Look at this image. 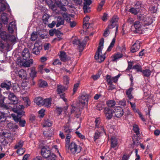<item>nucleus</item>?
I'll list each match as a JSON object with an SVG mask.
<instances>
[{"label": "nucleus", "mask_w": 160, "mask_h": 160, "mask_svg": "<svg viewBox=\"0 0 160 160\" xmlns=\"http://www.w3.org/2000/svg\"><path fill=\"white\" fill-rule=\"evenodd\" d=\"M78 48H79V52H82L85 47V45L82 43L80 42V44H78Z\"/></svg>", "instance_id": "864d4df0"}, {"label": "nucleus", "mask_w": 160, "mask_h": 160, "mask_svg": "<svg viewBox=\"0 0 160 160\" xmlns=\"http://www.w3.org/2000/svg\"><path fill=\"white\" fill-rule=\"evenodd\" d=\"M55 35L58 38H55L54 39V40H56L58 41H60L62 39V37L63 34L60 31L57 30Z\"/></svg>", "instance_id": "b1692460"}, {"label": "nucleus", "mask_w": 160, "mask_h": 160, "mask_svg": "<svg viewBox=\"0 0 160 160\" xmlns=\"http://www.w3.org/2000/svg\"><path fill=\"white\" fill-rule=\"evenodd\" d=\"M8 98L10 101V102L8 103V104H17L18 102V99L16 96L12 93H10L8 95Z\"/></svg>", "instance_id": "0eeeda50"}, {"label": "nucleus", "mask_w": 160, "mask_h": 160, "mask_svg": "<svg viewBox=\"0 0 160 160\" xmlns=\"http://www.w3.org/2000/svg\"><path fill=\"white\" fill-rule=\"evenodd\" d=\"M109 86L108 87V90L112 91L115 88V86L112 83L108 84Z\"/></svg>", "instance_id": "13d9d810"}, {"label": "nucleus", "mask_w": 160, "mask_h": 160, "mask_svg": "<svg viewBox=\"0 0 160 160\" xmlns=\"http://www.w3.org/2000/svg\"><path fill=\"white\" fill-rule=\"evenodd\" d=\"M63 130L65 134L66 135V140H70L72 137V134L73 132V130L70 126L67 125L63 126Z\"/></svg>", "instance_id": "39448f33"}, {"label": "nucleus", "mask_w": 160, "mask_h": 160, "mask_svg": "<svg viewBox=\"0 0 160 160\" xmlns=\"http://www.w3.org/2000/svg\"><path fill=\"white\" fill-rule=\"evenodd\" d=\"M63 79L65 83L66 84H67L69 83V78L67 76H65L63 77Z\"/></svg>", "instance_id": "680f3d73"}, {"label": "nucleus", "mask_w": 160, "mask_h": 160, "mask_svg": "<svg viewBox=\"0 0 160 160\" xmlns=\"http://www.w3.org/2000/svg\"><path fill=\"white\" fill-rule=\"evenodd\" d=\"M9 34L4 31H0V37L4 41H7L8 37Z\"/></svg>", "instance_id": "4468645a"}, {"label": "nucleus", "mask_w": 160, "mask_h": 160, "mask_svg": "<svg viewBox=\"0 0 160 160\" xmlns=\"http://www.w3.org/2000/svg\"><path fill=\"white\" fill-rule=\"evenodd\" d=\"M56 3L57 5L58 4L66 6L68 4V0H57V1H56Z\"/></svg>", "instance_id": "c85d7f7f"}, {"label": "nucleus", "mask_w": 160, "mask_h": 160, "mask_svg": "<svg viewBox=\"0 0 160 160\" xmlns=\"http://www.w3.org/2000/svg\"><path fill=\"white\" fill-rule=\"evenodd\" d=\"M75 133H76L77 135L81 139H83L85 138L84 136L82 135L81 133H80L79 131H76L75 132Z\"/></svg>", "instance_id": "bf43d9fd"}, {"label": "nucleus", "mask_w": 160, "mask_h": 160, "mask_svg": "<svg viewBox=\"0 0 160 160\" xmlns=\"http://www.w3.org/2000/svg\"><path fill=\"white\" fill-rule=\"evenodd\" d=\"M62 63L58 59H55L53 63V64L54 65H56L58 64H61Z\"/></svg>", "instance_id": "338daca9"}, {"label": "nucleus", "mask_w": 160, "mask_h": 160, "mask_svg": "<svg viewBox=\"0 0 160 160\" xmlns=\"http://www.w3.org/2000/svg\"><path fill=\"white\" fill-rule=\"evenodd\" d=\"M57 23L56 24V26L57 27H59L60 26L64 24V19L60 16H58L57 17Z\"/></svg>", "instance_id": "a211bd4d"}, {"label": "nucleus", "mask_w": 160, "mask_h": 160, "mask_svg": "<svg viewBox=\"0 0 160 160\" xmlns=\"http://www.w3.org/2000/svg\"><path fill=\"white\" fill-rule=\"evenodd\" d=\"M106 81L108 84L112 83V77L109 75H107L106 77Z\"/></svg>", "instance_id": "c03bdc74"}, {"label": "nucleus", "mask_w": 160, "mask_h": 160, "mask_svg": "<svg viewBox=\"0 0 160 160\" xmlns=\"http://www.w3.org/2000/svg\"><path fill=\"white\" fill-rule=\"evenodd\" d=\"M38 38V35L36 32H33L31 34L30 39L32 41H35Z\"/></svg>", "instance_id": "e433bc0d"}, {"label": "nucleus", "mask_w": 160, "mask_h": 160, "mask_svg": "<svg viewBox=\"0 0 160 160\" xmlns=\"http://www.w3.org/2000/svg\"><path fill=\"white\" fill-rule=\"evenodd\" d=\"M65 90V87L62 85H59L57 86V91L58 94H60L64 92Z\"/></svg>", "instance_id": "a878e982"}, {"label": "nucleus", "mask_w": 160, "mask_h": 160, "mask_svg": "<svg viewBox=\"0 0 160 160\" xmlns=\"http://www.w3.org/2000/svg\"><path fill=\"white\" fill-rule=\"evenodd\" d=\"M18 76L19 78L23 79H27V74L26 71L23 69L19 70L18 72Z\"/></svg>", "instance_id": "2eb2a0df"}, {"label": "nucleus", "mask_w": 160, "mask_h": 160, "mask_svg": "<svg viewBox=\"0 0 160 160\" xmlns=\"http://www.w3.org/2000/svg\"><path fill=\"white\" fill-rule=\"evenodd\" d=\"M104 39L102 38L99 43L97 51L96 53L95 58L98 62H103L105 59V57L102 55H100L102 53V50L103 48Z\"/></svg>", "instance_id": "f03ea898"}, {"label": "nucleus", "mask_w": 160, "mask_h": 160, "mask_svg": "<svg viewBox=\"0 0 160 160\" xmlns=\"http://www.w3.org/2000/svg\"><path fill=\"white\" fill-rule=\"evenodd\" d=\"M104 112L107 119L109 120L112 118L113 116V110L106 108H104Z\"/></svg>", "instance_id": "1a4fd4ad"}, {"label": "nucleus", "mask_w": 160, "mask_h": 160, "mask_svg": "<svg viewBox=\"0 0 160 160\" xmlns=\"http://www.w3.org/2000/svg\"><path fill=\"white\" fill-rule=\"evenodd\" d=\"M132 69L137 70V72L142 71V68L141 66L138 65H136L132 67Z\"/></svg>", "instance_id": "de8ad7c7"}, {"label": "nucleus", "mask_w": 160, "mask_h": 160, "mask_svg": "<svg viewBox=\"0 0 160 160\" xmlns=\"http://www.w3.org/2000/svg\"><path fill=\"white\" fill-rule=\"evenodd\" d=\"M24 108V107L22 105H19L17 106L16 109L15 110V112L17 114L16 115L19 116V112H24V115L25 112L22 110Z\"/></svg>", "instance_id": "6ab92c4d"}, {"label": "nucleus", "mask_w": 160, "mask_h": 160, "mask_svg": "<svg viewBox=\"0 0 160 160\" xmlns=\"http://www.w3.org/2000/svg\"><path fill=\"white\" fill-rule=\"evenodd\" d=\"M118 18L117 16H113L111 20V22L117 23L118 20Z\"/></svg>", "instance_id": "6e6d98bb"}, {"label": "nucleus", "mask_w": 160, "mask_h": 160, "mask_svg": "<svg viewBox=\"0 0 160 160\" xmlns=\"http://www.w3.org/2000/svg\"><path fill=\"white\" fill-rule=\"evenodd\" d=\"M140 42L139 41H137L132 45L131 48V51L132 52L134 53L137 51L140 48Z\"/></svg>", "instance_id": "9d476101"}, {"label": "nucleus", "mask_w": 160, "mask_h": 160, "mask_svg": "<svg viewBox=\"0 0 160 160\" xmlns=\"http://www.w3.org/2000/svg\"><path fill=\"white\" fill-rule=\"evenodd\" d=\"M111 147L113 148H115L118 144L117 139L115 138H111Z\"/></svg>", "instance_id": "72a5a7b5"}, {"label": "nucleus", "mask_w": 160, "mask_h": 160, "mask_svg": "<svg viewBox=\"0 0 160 160\" xmlns=\"http://www.w3.org/2000/svg\"><path fill=\"white\" fill-rule=\"evenodd\" d=\"M105 3V0H102L101 2L99 4V5L98 6L97 10L99 11H100L102 8V7L104 5Z\"/></svg>", "instance_id": "49530a36"}, {"label": "nucleus", "mask_w": 160, "mask_h": 160, "mask_svg": "<svg viewBox=\"0 0 160 160\" xmlns=\"http://www.w3.org/2000/svg\"><path fill=\"white\" fill-rule=\"evenodd\" d=\"M15 25L14 23L12 22H11L8 28V31L11 32H13V29L15 28Z\"/></svg>", "instance_id": "473e14b6"}, {"label": "nucleus", "mask_w": 160, "mask_h": 160, "mask_svg": "<svg viewBox=\"0 0 160 160\" xmlns=\"http://www.w3.org/2000/svg\"><path fill=\"white\" fill-rule=\"evenodd\" d=\"M111 24L109 25L107 28L110 29H112L116 27V33L118 30V25L117 24V23H114L113 22H111Z\"/></svg>", "instance_id": "2f4dec72"}, {"label": "nucleus", "mask_w": 160, "mask_h": 160, "mask_svg": "<svg viewBox=\"0 0 160 160\" xmlns=\"http://www.w3.org/2000/svg\"><path fill=\"white\" fill-rule=\"evenodd\" d=\"M49 18V16L48 14H45L43 15L42 19L44 23L46 24L48 22V19Z\"/></svg>", "instance_id": "37998d69"}, {"label": "nucleus", "mask_w": 160, "mask_h": 160, "mask_svg": "<svg viewBox=\"0 0 160 160\" xmlns=\"http://www.w3.org/2000/svg\"><path fill=\"white\" fill-rule=\"evenodd\" d=\"M16 39L15 37L13 35H9V34L7 42H10L12 43H15L16 42Z\"/></svg>", "instance_id": "4be33fe9"}, {"label": "nucleus", "mask_w": 160, "mask_h": 160, "mask_svg": "<svg viewBox=\"0 0 160 160\" xmlns=\"http://www.w3.org/2000/svg\"><path fill=\"white\" fill-rule=\"evenodd\" d=\"M126 104V101L125 100H122L119 102V104L121 106H125Z\"/></svg>", "instance_id": "0e129e2a"}, {"label": "nucleus", "mask_w": 160, "mask_h": 160, "mask_svg": "<svg viewBox=\"0 0 160 160\" xmlns=\"http://www.w3.org/2000/svg\"><path fill=\"white\" fill-rule=\"evenodd\" d=\"M123 56V54L120 53H117V54H114L113 55V61H117V60L121 58Z\"/></svg>", "instance_id": "7c9ffc66"}, {"label": "nucleus", "mask_w": 160, "mask_h": 160, "mask_svg": "<svg viewBox=\"0 0 160 160\" xmlns=\"http://www.w3.org/2000/svg\"><path fill=\"white\" fill-rule=\"evenodd\" d=\"M133 62H128V67L126 69L127 71H129L132 69Z\"/></svg>", "instance_id": "5fc2aeb1"}, {"label": "nucleus", "mask_w": 160, "mask_h": 160, "mask_svg": "<svg viewBox=\"0 0 160 160\" xmlns=\"http://www.w3.org/2000/svg\"><path fill=\"white\" fill-rule=\"evenodd\" d=\"M19 116H16L14 114H12V116L16 122L17 123L19 122L18 124L20 126L23 127L25 126L26 121L24 120H22L21 118L22 116L24 115V112H19Z\"/></svg>", "instance_id": "20e7f679"}, {"label": "nucleus", "mask_w": 160, "mask_h": 160, "mask_svg": "<svg viewBox=\"0 0 160 160\" xmlns=\"http://www.w3.org/2000/svg\"><path fill=\"white\" fill-rule=\"evenodd\" d=\"M12 89L15 92H18L20 91V88L18 83H14L12 86Z\"/></svg>", "instance_id": "c756f323"}, {"label": "nucleus", "mask_w": 160, "mask_h": 160, "mask_svg": "<svg viewBox=\"0 0 160 160\" xmlns=\"http://www.w3.org/2000/svg\"><path fill=\"white\" fill-rule=\"evenodd\" d=\"M52 125V122L49 120L47 119L45 120L43 125L42 127H50Z\"/></svg>", "instance_id": "bb28decb"}, {"label": "nucleus", "mask_w": 160, "mask_h": 160, "mask_svg": "<svg viewBox=\"0 0 160 160\" xmlns=\"http://www.w3.org/2000/svg\"><path fill=\"white\" fill-rule=\"evenodd\" d=\"M22 56L24 60H27L29 59L30 55L28 48H25L22 52Z\"/></svg>", "instance_id": "f8f14e48"}, {"label": "nucleus", "mask_w": 160, "mask_h": 160, "mask_svg": "<svg viewBox=\"0 0 160 160\" xmlns=\"http://www.w3.org/2000/svg\"><path fill=\"white\" fill-rule=\"evenodd\" d=\"M52 99L51 98H47L44 99L43 105L48 108L50 107L51 104Z\"/></svg>", "instance_id": "f3484780"}, {"label": "nucleus", "mask_w": 160, "mask_h": 160, "mask_svg": "<svg viewBox=\"0 0 160 160\" xmlns=\"http://www.w3.org/2000/svg\"><path fill=\"white\" fill-rule=\"evenodd\" d=\"M57 5L63 11L65 12L67 11L66 8L64 7V5L58 4Z\"/></svg>", "instance_id": "69168bd1"}, {"label": "nucleus", "mask_w": 160, "mask_h": 160, "mask_svg": "<svg viewBox=\"0 0 160 160\" xmlns=\"http://www.w3.org/2000/svg\"><path fill=\"white\" fill-rule=\"evenodd\" d=\"M142 75L144 77H149L151 73V71L149 69H146L142 70Z\"/></svg>", "instance_id": "393cba45"}, {"label": "nucleus", "mask_w": 160, "mask_h": 160, "mask_svg": "<svg viewBox=\"0 0 160 160\" xmlns=\"http://www.w3.org/2000/svg\"><path fill=\"white\" fill-rule=\"evenodd\" d=\"M5 99V98L3 97L0 100V106L8 109V106L4 103Z\"/></svg>", "instance_id": "4c0bfd02"}, {"label": "nucleus", "mask_w": 160, "mask_h": 160, "mask_svg": "<svg viewBox=\"0 0 160 160\" xmlns=\"http://www.w3.org/2000/svg\"><path fill=\"white\" fill-rule=\"evenodd\" d=\"M70 140H66L65 149L67 152L74 154L81 151V147L77 145L74 142H72L70 144Z\"/></svg>", "instance_id": "f257e3e1"}, {"label": "nucleus", "mask_w": 160, "mask_h": 160, "mask_svg": "<svg viewBox=\"0 0 160 160\" xmlns=\"http://www.w3.org/2000/svg\"><path fill=\"white\" fill-rule=\"evenodd\" d=\"M7 127L9 128L10 129H11L12 128H14L15 125L12 122H9L7 124Z\"/></svg>", "instance_id": "052dcab7"}, {"label": "nucleus", "mask_w": 160, "mask_h": 160, "mask_svg": "<svg viewBox=\"0 0 160 160\" xmlns=\"http://www.w3.org/2000/svg\"><path fill=\"white\" fill-rule=\"evenodd\" d=\"M60 53L59 57L61 61L63 62H65L69 59L66 53L65 52L61 51H60Z\"/></svg>", "instance_id": "ddd939ff"}, {"label": "nucleus", "mask_w": 160, "mask_h": 160, "mask_svg": "<svg viewBox=\"0 0 160 160\" xmlns=\"http://www.w3.org/2000/svg\"><path fill=\"white\" fill-rule=\"evenodd\" d=\"M100 133L98 131L95 132L94 136V141H96L97 139L99 138L100 136Z\"/></svg>", "instance_id": "4d7b16f0"}, {"label": "nucleus", "mask_w": 160, "mask_h": 160, "mask_svg": "<svg viewBox=\"0 0 160 160\" xmlns=\"http://www.w3.org/2000/svg\"><path fill=\"white\" fill-rule=\"evenodd\" d=\"M41 153L42 156L47 160H55L56 156L55 154L51 153L50 148L48 147L44 146L42 148Z\"/></svg>", "instance_id": "7ed1b4c3"}, {"label": "nucleus", "mask_w": 160, "mask_h": 160, "mask_svg": "<svg viewBox=\"0 0 160 160\" xmlns=\"http://www.w3.org/2000/svg\"><path fill=\"white\" fill-rule=\"evenodd\" d=\"M36 43L34 44V47L33 48L32 50V53L36 55H38L40 53V50L41 49V48L40 46H36Z\"/></svg>", "instance_id": "dca6fc26"}, {"label": "nucleus", "mask_w": 160, "mask_h": 160, "mask_svg": "<svg viewBox=\"0 0 160 160\" xmlns=\"http://www.w3.org/2000/svg\"><path fill=\"white\" fill-rule=\"evenodd\" d=\"M139 11V9L136 8H131L130 9V12H131L134 14H137L138 12Z\"/></svg>", "instance_id": "09e8293b"}, {"label": "nucleus", "mask_w": 160, "mask_h": 160, "mask_svg": "<svg viewBox=\"0 0 160 160\" xmlns=\"http://www.w3.org/2000/svg\"><path fill=\"white\" fill-rule=\"evenodd\" d=\"M115 116L119 118L122 117L124 114L123 109L120 106L116 107L113 110Z\"/></svg>", "instance_id": "423d86ee"}, {"label": "nucleus", "mask_w": 160, "mask_h": 160, "mask_svg": "<svg viewBox=\"0 0 160 160\" xmlns=\"http://www.w3.org/2000/svg\"><path fill=\"white\" fill-rule=\"evenodd\" d=\"M109 29L107 28L105 29L103 33V36L105 37H107L110 34V31Z\"/></svg>", "instance_id": "3c124183"}, {"label": "nucleus", "mask_w": 160, "mask_h": 160, "mask_svg": "<svg viewBox=\"0 0 160 160\" xmlns=\"http://www.w3.org/2000/svg\"><path fill=\"white\" fill-rule=\"evenodd\" d=\"M6 13H4L1 15V18L2 22L4 24H7L8 22V18L7 16Z\"/></svg>", "instance_id": "412c9836"}, {"label": "nucleus", "mask_w": 160, "mask_h": 160, "mask_svg": "<svg viewBox=\"0 0 160 160\" xmlns=\"http://www.w3.org/2000/svg\"><path fill=\"white\" fill-rule=\"evenodd\" d=\"M89 5H84L83 7V9L84 12L85 13H87L89 12L90 11V7L89 6Z\"/></svg>", "instance_id": "8fccbe9b"}, {"label": "nucleus", "mask_w": 160, "mask_h": 160, "mask_svg": "<svg viewBox=\"0 0 160 160\" xmlns=\"http://www.w3.org/2000/svg\"><path fill=\"white\" fill-rule=\"evenodd\" d=\"M107 106L109 107H112L116 104L115 102L113 100H109L106 102Z\"/></svg>", "instance_id": "c9c22d12"}, {"label": "nucleus", "mask_w": 160, "mask_h": 160, "mask_svg": "<svg viewBox=\"0 0 160 160\" xmlns=\"http://www.w3.org/2000/svg\"><path fill=\"white\" fill-rule=\"evenodd\" d=\"M37 72L35 71V68H32L31 69V71L30 73V75L31 77L33 79L36 76Z\"/></svg>", "instance_id": "f704fd0d"}, {"label": "nucleus", "mask_w": 160, "mask_h": 160, "mask_svg": "<svg viewBox=\"0 0 160 160\" xmlns=\"http://www.w3.org/2000/svg\"><path fill=\"white\" fill-rule=\"evenodd\" d=\"M44 99L41 97H37L34 100L35 102L38 105L41 106L43 105Z\"/></svg>", "instance_id": "aec40b11"}, {"label": "nucleus", "mask_w": 160, "mask_h": 160, "mask_svg": "<svg viewBox=\"0 0 160 160\" xmlns=\"http://www.w3.org/2000/svg\"><path fill=\"white\" fill-rule=\"evenodd\" d=\"M6 119L5 113L3 112H0V122H4Z\"/></svg>", "instance_id": "a19ab883"}, {"label": "nucleus", "mask_w": 160, "mask_h": 160, "mask_svg": "<svg viewBox=\"0 0 160 160\" xmlns=\"http://www.w3.org/2000/svg\"><path fill=\"white\" fill-rule=\"evenodd\" d=\"M115 42V38H113L111 43L110 45L108 47L107 51L109 52L111 50L112 48L113 47Z\"/></svg>", "instance_id": "ea45409f"}, {"label": "nucleus", "mask_w": 160, "mask_h": 160, "mask_svg": "<svg viewBox=\"0 0 160 160\" xmlns=\"http://www.w3.org/2000/svg\"><path fill=\"white\" fill-rule=\"evenodd\" d=\"M88 97L87 94L82 95L79 98V102L84 105H87L88 103Z\"/></svg>", "instance_id": "9b49d317"}, {"label": "nucleus", "mask_w": 160, "mask_h": 160, "mask_svg": "<svg viewBox=\"0 0 160 160\" xmlns=\"http://www.w3.org/2000/svg\"><path fill=\"white\" fill-rule=\"evenodd\" d=\"M33 63V60L32 59H29L28 61L24 62L22 63V65L25 67H29Z\"/></svg>", "instance_id": "cd10ccee"}, {"label": "nucleus", "mask_w": 160, "mask_h": 160, "mask_svg": "<svg viewBox=\"0 0 160 160\" xmlns=\"http://www.w3.org/2000/svg\"><path fill=\"white\" fill-rule=\"evenodd\" d=\"M47 85V82L44 81H41L39 83V87H40L44 88Z\"/></svg>", "instance_id": "603ef678"}, {"label": "nucleus", "mask_w": 160, "mask_h": 160, "mask_svg": "<svg viewBox=\"0 0 160 160\" xmlns=\"http://www.w3.org/2000/svg\"><path fill=\"white\" fill-rule=\"evenodd\" d=\"M133 130L136 134L137 135H138L139 134V128L137 125L136 124L134 125L133 126Z\"/></svg>", "instance_id": "a18cd8bd"}, {"label": "nucleus", "mask_w": 160, "mask_h": 160, "mask_svg": "<svg viewBox=\"0 0 160 160\" xmlns=\"http://www.w3.org/2000/svg\"><path fill=\"white\" fill-rule=\"evenodd\" d=\"M23 144V142L22 140H20L15 145L14 148L15 149L21 148L22 147Z\"/></svg>", "instance_id": "79ce46f5"}, {"label": "nucleus", "mask_w": 160, "mask_h": 160, "mask_svg": "<svg viewBox=\"0 0 160 160\" xmlns=\"http://www.w3.org/2000/svg\"><path fill=\"white\" fill-rule=\"evenodd\" d=\"M57 30L55 29H53L52 30H50L49 31V33L50 36H52L54 34H55Z\"/></svg>", "instance_id": "e2e57ef3"}, {"label": "nucleus", "mask_w": 160, "mask_h": 160, "mask_svg": "<svg viewBox=\"0 0 160 160\" xmlns=\"http://www.w3.org/2000/svg\"><path fill=\"white\" fill-rule=\"evenodd\" d=\"M133 25L135 29L134 31L135 33H142V25L139 21H137L134 22L133 23Z\"/></svg>", "instance_id": "6e6552de"}, {"label": "nucleus", "mask_w": 160, "mask_h": 160, "mask_svg": "<svg viewBox=\"0 0 160 160\" xmlns=\"http://www.w3.org/2000/svg\"><path fill=\"white\" fill-rule=\"evenodd\" d=\"M62 15L67 22L69 23L70 21L71 18L69 17V15L67 12L62 13Z\"/></svg>", "instance_id": "58836bf2"}, {"label": "nucleus", "mask_w": 160, "mask_h": 160, "mask_svg": "<svg viewBox=\"0 0 160 160\" xmlns=\"http://www.w3.org/2000/svg\"><path fill=\"white\" fill-rule=\"evenodd\" d=\"M69 23H70V27L71 28H73L76 25V23L74 21H70Z\"/></svg>", "instance_id": "774afa93"}, {"label": "nucleus", "mask_w": 160, "mask_h": 160, "mask_svg": "<svg viewBox=\"0 0 160 160\" xmlns=\"http://www.w3.org/2000/svg\"><path fill=\"white\" fill-rule=\"evenodd\" d=\"M1 86L2 88H6L7 90L10 89L11 87V83L10 82H3L1 83Z\"/></svg>", "instance_id": "5701e85b"}]
</instances>
